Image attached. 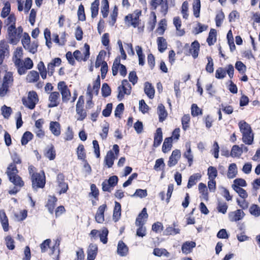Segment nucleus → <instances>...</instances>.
Returning a JSON list of instances; mask_svg holds the SVG:
<instances>
[{"instance_id":"obj_13","label":"nucleus","mask_w":260,"mask_h":260,"mask_svg":"<svg viewBox=\"0 0 260 260\" xmlns=\"http://www.w3.org/2000/svg\"><path fill=\"white\" fill-rule=\"evenodd\" d=\"M244 212L241 209H237L235 211L231 212L229 213V220L232 221H237L242 220L244 216Z\"/></svg>"},{"instance_id":"obj_39","label":"nucleus","mask_w":260,"mask_h":260,"mask_svg":"<svg viewBox=\"0 0 260 260\" xmlns=\"http://www.w3.org/2000/svg\"><path fill=\"white\" fill-rule=\"evenodd\" d=\"M144 91L145 93L150 99H152L154 98V89L153 87L152 86L151 84H150L149 83H145Z\"/></svg>"},{"instance_id":"obj_14","label":"nucleus","mask_w":260,"mask_h":260,"mask_svg":"<svg viewBox=\"0 0 260 260\" xmlns=\"http://www.w3.org/2000/svg\"><path fill=\"white\" fill-rule=\"evenodd\" d=\"M181 157V152L179 150L176 149L173 151L172 154L169 157L168 161V165L169 167L175 166Z\"/></svg>"},{"instance_id":"obj_15","label":"nucleus","mask_w":260,"mask_h":260,"mask_svg":"<svg viewBox=\"0 0 260 260\" xmlns=\"http://www.w3.org/2000/svg\"><path fill=\"white\" fill-rule=\"evenodd\" d=\"M49 101L50 102L48 105L49 107L52 108L57 106L60 101L59 93L57 91L51 92L49 96Z\"/></svg>"},{"instance_id":"obj_41","label":"nucleus","mask_w":260,"mask_h":260,"mask_svg":"<svg viewBox=\"0 0 260 260\" xmlns=\"http://www.w3.org/2000/svg\"><path fill=\"white\" fill-rule=\"evenodd\" d=\"M186 147L187 148V151L183 154V156L188 160L189 166H191L193 162V155L191 153V150L190 145H186Z\"/></svg>"},{"instance_id":"obj_25","label":"nucleus","mask_w":260,"mask_h":260,"mask_svg":"<svg viewBox=\"0 0 260 260\" xmlns=\"http://www.w3.org/2000/svg\"><path fill=\"white\" fill-rule=\"evenodd\" d=\"M0 221L5 232L9 230L8 219L4 210H0Z\"/></svg>"},{"instance_id":"obj_51","label":"nucleus","mask_w":260,"mask_h":260,"mask_svg":"<svg viewBox=\"0 0 260 260\" xmlns=\"http://www.w3.org/2000/svg\"><path fill=\"white\" fill-rule=\"evenodd\" d=\"M86 93L87 95L89 96V100L87 101L86 103V108L90 109L92 107V105L93 104L92 101V89L90 85H89L87 87Z\"/></svg>"},{"instance_id":"obj_20","label":"nucleus","mask_w":260,"mask_h":260,"mask_svg":"<svg viewBox=\"0 0 260 260\" xmlns=\"http://www.w3.org/2000/svg\"><path fill=\"white\" fill-rule=\"evenodd\" d=\"M196 244L193 241H187L184 243L181 247L182 251L186 254L190 253L192 249L196 247Z\"/></svg>"},{"instance_id":"obj_32","label":"nucleus","mask_w":260,"mask_h":260,"mask_svg":"<svg viewBox=\"0 0 260 260\" xmlns=\"http://www.w3.org/2000/svg\"><path fill=\"white\" fill-rule=\"evenodd\" d=\"M254 139V134L252 132L242 134V141L247 145H251Z\"/></svg>"},{"instance_id":"obj_30","label":"nucleus","mask_w":260,"mask_h":260,"mask_svg":"<svg viewBox=\"0 0 260 260\" xmlns=\"http://www.w3.org/2000/svg\"><path fill=\"white\" fill-rule=\"evenodd\" d=\"M39 79V73L36 71H31L27 75L26 80L28 83H34L37 82Z\"/></svg>"},{"instance_id":"obj_57","label":"nucleus","mask_w":260,"mask_h":260,"mask_svg":"<svg viewBox=\"0 0 260 260\" xmlns=\"http://www.w3.org/2000/svg\"><path fill=\"white\" fill-rule=\"evenodd\" d=\"M102 93L103 96L107 97L110 95L111 90L107 83H104L102 87Z\"/></svg>"},{"instance_id":"obj_60","label":"nucleus","mask_w":260,"mask_h":260,"mask_svg":"<svg viewBox=\"0 0 260 260\" xmlns=\"http://www.w3.org/2000/svg\"><path fill=\"white\" fill-rule=\"evenodd\" d=\"M78 19L80 21H85L86 19L85 15L84 13V6L81 4L78 8Z\"/></svg>"},{"instance_id":"obj_26","label":"nucleus","mask_w":260,"mask_h":260,"mask_svg":"<svg viewBox=\"0 0 260 260\" xmlns=\"http://www.w3.org/2000/svg\"><path fill=\"white\" fill-rule=\"evenodd\" d=\"M117 251L119 255L125 256L128 253V248L122 241H119L118 244Z\"/></svg>"},{"instance_id":"obj_31","label":"nucleus","mask_w":260,"mask_h":260,"mask_svg":"<svg viewBox=\"0 0 260 260\" xmlns=\"http://www.w3.org/2000/svg\"><path fill=\"white\" fill-rule=\"evenodd\" d=\"M238 126L242 134L252 131L250 125L244 120H241L238 123Z\"/></svg>"},{"instance_id":"obj_34","label":"nucleus","mask_w":260,"mask_h":260,"mask_svg":"<svg viewBox=\"0 0 260 260\" xmlns=\"http://www.w3.org/2000/svg\"><path fill=\"white\" fill-rule=\"evenodd\" d=\"M237 174V168L236 164L233 163L230 165L227 173V177L230 178H234Z\"/></svg>"},{"instance_id":"obj_24","label":"nucleus","mask_w":260,"mask_h":260,"mask_svg":"<svg viewBox=\"0 0 260 260\" xmlns=\"http://www.w3.org/2000/svg\"><path fill=\"white\" fill-rule=\"evenodd\" d=\"M162 140V133L161 128L159 127L156 129L154 135L153 146L157 147L161 144Z\"/></svg>"},{"instance_id":"obj_28","label":"nucleus","mask_w":260,"mask_h":260,"mask_svg":"<svg viewBox=\"0 0 260 260\" xmlns=\"http://www.w3.org/2000/svg\"><path fill=\"white\" fill-rule=\"evenodd\" d=\"M116 157L113 152L111 150L109 151L105 158V162L108 168H111L113 164Z\"/></svg>"},{"instance_id":"obj_18","label":"nucleus","mask_w":260,"mask_h":260,"mask_svg":"<svg viewBox=\"0 0 260 260\" xmlns=\"http://www.w3.org/2000/svg\"><path fill=\"white\" fill-rule=\"evenodd\" d=\"M23 55V50L21 48H17L15 50L14 52L13 56V61L16 67L17 66H19L20 61L22 60L21 58Z\"/></svg>"},{"instance_id":"obj_7","label":"nucleus","mask_w":260,"mask_h":260,"mask_svg":"<svg viewBox=\"0 0 260 260\" xmlns=\"http://www.w3.org/2000/svg\"><path fill=\"white\" fill-rule=\"evenodd\" d=\"M32 182V187L34 189L38 188H43L45 184V177L44 173H39L37 174H33L31 177Z\"/></svg>"},{"instance_id":"obj_54","label":"nucleus","mask_w":260,"mask_h":260,"mask_svg":"<svg viewBox=\"0 0 260 260\" xmlns=\"http://www.w3.org/2000/svg\"><path fill=\"white\" fill-rule=\"evenodd\" d=\"M208 175L209 179L215 180L217 176V171L216 169L214 167H209L208 169Z\"/></svg>"},{"instance_id":"obj_11","label":"nucleus","mask_w":260,"mask_h":260,"mask_svg":"<svg viewBox=\"0 0 260 260\" xmlns=\"http://www.w3.org/2000/svg\"><path fill=\"white\" fill-rule=\"evenodd\" d=\"M151 6L153 10H156L157 6H160V11L164 15H166L168 11V4L167 0H152Z\"/></svg>"},{"instance_id":"obj_2","label":"nucleus","mask_w":260,"mask_h":260,"mask_svg":"<svg viewBox=\"0 0 260 260\" xmlns=\"http://www.w3.org/2000/svg\"><path fill=\"white\" fill-rule=\"evenodd\" d=\"M23 32V28L21 26L17 28L12 26H8L7 28V39L10 44L16 45L20 40Z\"/></svg>"},{"instance_id":"obj_33","label":"nucleus","mask_w":260,"mask_h":260,"mask_svg":"<svg viewBox=\"0 0 260 260\" xmlns=\"http://www.w3.org/2000/svg\"><path fill=\"white\" fill-rule=\"evenodd\" d=\"M157 114L159 116V120L163 121L168 115L167 111L162 104H159L157 107Z\"/></svg>"},{"instance_id":"obj_23","label":"nucleus","mask_w":260,"mask_h":260,"mask_svg":"<svg viewBox=\"0 0 260 260\" xmlns=\"http://www.w3.org/2000/svg\"><path fill=\"white\" fill-rule=\"evenodd\" d=\"M180 230L178 228V225L174 223L173 226L167 227L164 232L165 235H176L180 233Z\"/></svg>"},{"instance_id":"obj_16","label":"nucleus","mask_w":260,"mask_h":260,"mask_svg":"<svg viewBox=\"0 0 260 260\" xmlns=\"http://www.w3.org/2000/svg\"><path fill=\"white\" fill-rule=\"evenodd\" d=\"M107 207L106 204L100 206L95 214V219L97 222L101 223L104 221V212Z\"/></svg>"},{"instance_id":"obj_38","label":"nucleus","mask_w":260,"mask_h":260,"mask_svg":"<svg viewBox=\"0 0 260 260\" xmlns=\"http://www.w3.org/2000/svg\"><path fill=\"white\" fill-rule=\"evenodd\" d=\"M158 49L159 52H163L167 48L166 40L163 37H158L157 39Z\"/></svg>"},{"instance_id":"obj_6","label":"nucleus","mask_w":260,"mask_h":260,"mask_svg":"<svg viewBox=\"0 0 260 260\" xmlns=\"http://www.w3.org/2000/svg\"><path fill=\"white\" fill-rule=\"evenodd\" d=\"M234 68L232 64H229L224 69L223 68H218L215 72V76L219 79H223L227 73L230 78H232L234 76Z\"/></svg>"},{"instance_id":"obj_48","label":"nucleus","mask_w":260,"mask_h":260,"mask_svg":"<svg viewBox=\"0 0 260 260\" xmlns=\"http://www.w3.org/2000/svg\"><path fill=\"white\" fill-rule=\"evenodd\" d=\"M33 137V135L29 132H26L23 135L21 142L22 145H25L30 141Z\"/></svg>"},{"instance_id":"obj_40","label":"nucleus","mask_w":260,"mask_h":260,"mask_svg":"<svg viewBox=\"0 0 260 260\" xmlns=\"http://www.w3.org/2000/svg\"><path fill=\"white\" fill-rule=\"evenodd\" d=\"M172 137L167 138L165 139L162 147V150L164 153H166L171 150L172 145Z\"/></svg>"},{"instance_id":"obj_35","label":"nucleus","mask_w":260,"mask_h":260,"mask_svg":"<svg viewBox=\"0 0 260 260\" xmlns=\"http://www.w3.org/2000/svg\"><path fill=\"white\" fill-rule=\"evenodd\" d=\"M76 111L77 114L79 115L77 120L82 121L86 117V112L83 109V106L79 105V103L76 104Z\"/></svg>"},{"instance_id":"obj_19","label":"nucleus","mask_w":260,"mask_h":260,"mask_svg":"<svg viewBox=\"0 0 260 260\" xmlns=\"http://www.w3.org/2000/svg\"><path fill=\"white\" fill-rule=\"evenodd\" d=\"M98 246L95 244L89 245L87 250V260H94L96 256Z\"/></svg>"},{"instance_id":"obj_29","label":"nucleus","mask_w":260,"mask_h":260,"mask_svg":"<svg viewBox=\"0 0 260 260\" xmlns=\"http://www.w3.org/2000/svg\"><path fill=\"white\" fill-rule=\"evenodd\" d=\"M173 24L176 27L177 35L179 36H183L185 31L183 29L180 28L181 26V21L179 17H175L174 18Z\"/></svg>"},{"instance_id":"obj_21","label":"nucleus","mask_w":260,"mask_h":260,"mask_svg":"<svg viewBox=\"0 0 260 260\" xmlns=\"http://www.w3.org/2000/svg\"><path fill=\"white\" fill-rule=\"evenodd\" d=\"M9 53V46L5 40L0 42V55L2 57L7 56Z\"/></svg>"},{"instance_id":"obj_44","label":"nucleus","mask_w":260,"mask_h":260,"mask_svg":"<svg viewBox=\"0 0 260 260\" xmlns=\"http://www.w3.org/2000/svg\"><path fill=\"white\" fill-rule=\"evenodd\" d=\"M109 12V3L108 0H102L101 13L103 17L106 18L108 16Z\"/></svg>"},{"instance_id":"obj_55","label":"nucleus","mask_w":260,"mask_h":260,"mask_svg":"<svg viewBox=\"0 0 260 260\" xmlns=\"http://www.w3.org/2000/svg\"><path fill=\"white\" fill-rule=\"evenodd\" d=\"M44 37L46 40V44L48 46L49 48H50L51 46V32L50 30L46 28L44 30Z\"/></svg>"},{"instance_id":"obj_36","label":"nucleus","mask_w":260,"mask_h":260,"mask_svg":"<svg viewBox=\"0 0 260 260\" xmlns=\"http://www.w3.org/2000/svg\"><path fill=\"white\" fill-rule=\"evenodd\" d=\"M201 178V175L200 173H196L190 176L189 178L187 187L188 188H191L193 185H195L197 181Z\"/></svg>"},{"instance_id":"obj_52","label":"nucleus","mask_w":260,"mask_h":260,"mask_svg":"<svg viewBox=\"0 0 260 260\" xmlns=\"http://www.w3.org/2000/svg\"><path fill=\"white\" fill-rule=\"evenodd\" d=\"M233 189L238 193L241 199H246L248 197L246 191L241 187L235 186Z\"/></svg>"},{"instance_id":"obj_27","label":"nucleus","mask_w":260,"mask_h":260,"mask_svg":"<svg viewBox=\"0 0 260 260\" xmlns=\"http://www.w3.org/2000/svg\"><path fill=\"white\" fill-rule=\"evenodd\" d=\"M57 201V198L54 196H49L48 197L46 207L48 208L49 212L51 214L53 213L54 209Z\"/></svg>"},{"instance_id":"obj_62","label":"nucleus","mask_w":260,"mask_h":260,"mask_svg":"<svg viewBox=\"0 0 260 260\" xmlns=\"http://www.w3.org/2000/svg\"><path fill=\"white\" fill-rule=\"evenodd\" d=\"M2 113L5 118H8L12 113V109L10 107L5 105L1 108Z\"/></svg>"},{"instance_id":"obj_45","label":"nucleus","mask_w":260,"mask_h":260,"mask_svg":"<svg viewBox=\"0 0 260 260\" xmlns=\"http://www.w3.org/2000/svg\"><path fill=\"white\" fill-rule=\"evenodd\" d=\"M99 2L98 0H95L91 4L90 9L91 12V17L92 18H94L98 15L99 12Z\"/></svg>"},{"instance_id":"obj_42","label":"nucleus","mask_w":260,"mask_h":260,"mask_svg":"<svg viewBox=\"0 0 260 260\" xmlns=\"http://www.w3.org/2000/svg\"><path fill=\"white\" fill-rule=\"evenodd\" d=\"M216 31L214 29H211L209 32V36L207 39V42L209 46L212 45L216 40Z\"/></svg>"},{"instance_id":"obj_49","label":"nucleus","mask_w":260,"mask_h":260,"mask_svg":"<svg viewBox=\"0 0 260 260\" xmlns=\"http://www.w3.org/2000/svg\"><path fill=\"white\" fill-rule=\"evenodd\" d=\"M201 3L200 0H195L193 4V10L194 16L198 18L200 16Z\"/></svg>"},{"instance_id":"obj_1","label":"nucleus","mask_w":260,"mask_h":260,"mask_svg":"<svg viewBox=\"0 0 260 260\" xmlns=\"http://www.w3.org/2000/svg\"><path fill=\"white\" fill-rule=\"evenodd\" d=\"M13 73L12 72H6L3 78L2 84L0 86V96H5L9 91V88L13 85Z\"/></svg>"},{"instance_id":"obj_58","label":"nucleus","mask_w":260,"mask_h":260,"mask_svg":"<svg viewBox=\"0 0 260 260\" xmlns=\"http://www.w3.org/2000/svg\"><path fill=\"white\" fill-rule=\"evenodd\" d=\"M236 201L238 206L243 210H246L249 207V203L246 199H237Z\"/></svg>"},{"instance_id":"obj_47","label":"nucleus","mask_w":260,"mask_h":260,"mask_svg":"<svg viewBox=\"0 0 260 260\" xmlns=\"http://www.w3.org/2000/svg\"><path fill=\"white\" fill-rule=\"evenodd\" d=\"M153 254L157 256L165 255L168 257L170 255L169 252L166 249L155 248L153 250Z\"/></svg>"},{"instance_id":"obj_64","label":"nucleus","mask_w":260,"mask_h":260,"mask_svg":"<svg viewBox=\"0 0 260 260\" xmlns=\"http://www.w3.org/2000/svg\"><path fill=\"white\" fill-rule=\"evenodd\" d=\"M147 196V191L146 189H137L135 193L132 195V197H138L141 198L146 197Z\"/></svg>"},{"instance_id":"obj_22","label":"nucleus","mask_w":260,"mask_h":260,"mask_svg":"<svg viewBox=\"0 0 260 260\" xmlns=\"http://www.w3.org/2000/svg\"><path fill=\"white\" fill-rule=\"evenodd\" d=\"M49 128L51 133L55 136L60 135V125L59 122L57 121H51L50 123Z\"/></svg>"},{"instance_id":"obj_10","label":"nucleus","mask_w":260,"mask_h":260,"mask_svg":"<svg viewBox=\"0 0 260 260\" xmlns=\"http://www.w3.org/2000/svg\"><path fill=\"white\" fill-rule=\"evenodd\" d=\"M57 88L61 94L63 102L67 103L71 96L70 89L64 81H60L58 83Z\"/></svg>"},{"instance_id":"obj_37","label":"nucleus","mask_w":260,"mask_h":260,"mask_svg":"<svg viewBox=\"0 0 260 260\" xmlns=\"http://www.w3.org/2000/svg\"><path fill=\"white\" fill-rule=\"evenodd\" d=\"M121 216V205L118 202H115L113 211V217L115 221H117Z\"/></svg>"},{"instance_id":"obj_50","label":"nucleus","mask_w":260,"mask_h":260,"mask_svg":"<svg viewBox=\"0 0 260 260\" xmlns=\"http://www.w3.org/2000/svg\"><path fill=\"white\" fill-rule=\"evenodd\" d=\"M108 234V230L106 228H103L102 231H99V236L100 238L101 241L104 244L107 243Z\"/></svg>"},{"instance_id":"obj_4","label":"nucleus","mask_w":260,"mask_h":260,"mask_svg":"<svg viewBox=\"0 0 260 260\" xmlns=\"http://www.w3.org/2000/svg\"><path fill=\"white\" fill-rule=\"evenodd\" d=\"M142 11L139 10H136L133 13L128 14L125 17L126 24L128 26H132L136 28L138 27L140 23L139 17L141 15Z\"/></svg>"},{"instance_id":"obj_17","label":"nucleus","mask_w":260,"mask_h":260,"mask_svg":"<svg viewBox=\"0 0 260 260\" xmlns=\"http://www.w3.org/2000/svg\"><path fill=\"white\" fill-rule=\"evenodd\" d=\"M44 155L49 160H53L56 157V151L52 144L47 146L44 151Z\"/></svg>"},{"instance_id":"obj_46","label":"nucleus","mask_w":260,"mask_h":260,"mask_svg":"<svg viewBox=\"0 0 260 260\" xmlns=\"http://www.w3.org/2000/svg\"><path fill=\"white\" fill-rule=\"evenodd\" d=\"M38 47V42L34 41L31 43L30 42L29 45L26 47L25 49L32 54H35L37 51Z\"/></svg>"},{"instance_id":"obj_53","label":"nucleus","mask_w":260,"mask_h":260,"mask_svg":"<svg viewBox=\"0 0 260 260\" xmlns=\"http://www.w3.org/2000/svg\"><path fill=\"white\" fill-rule=\"evenodd\" d=\"M249 212L255 217H258L260 215V207L257 205L253 204L249 208Z\"/></svg>"},{"instance_id":"obj_61","label":"nucleus","mask_w":260,"mask_h":260,"mask_svg":"<svg viewBox=\"0 0 260 260\" xmlns=\"http://www.w3.org/2000/svg\"><path fill=\"white\" fill-rule=\"evenodd\" d=\"M224 18V15L223 12H218L215 17L216 25L217 27L221 26V23Z\"/></svg>"},{"instance_id":"obj_63","label":"nucleus","mask_w":260,"mask_h":260,"mask_svg":"<svg viewBox=\"0 0 260 260\" xmlns=\"http://www.w3.org/2000/svg\"><path fill=\"white\" fill-rule=\"evenodd\" d=\"M182 124L183 129L185 131L189 127L190 116L189 115H184L182 118Z\"/></svg>"},{"instance_id":"obj_59","label":"nucleus","mask_w":260,"mask_h":260,"mask_svg":"<svg viewBox=\"0 0 260 260\" xmlns=\"http://www.w3.org/2000/svg\"><path fill=\"white\" fill-rule=\"evenodd\" d=\"M207 58L208 63L206 66V71L209 73H212L214 71L213 59L211 56H208Z\"/></svg>"},{"instance_id":"obj_43","label":"nucleus","mask_w":260,"mask_h":260,"mask_svg":"<svg viewBox=\"0 0 260 260\" xmlns=\"http://www.w3.org/2000/svg\"><path fill=\"white\" fill-rule=\"evenodd\" d=\"M243 153V148L240 147L238 145H234L232 148L231 155L232 157H240Z\"/></svg>"},{"instance_id":"obj_3","label":"nucleus","mask_w":260,"mask_h":260,"mask_svg":"<svg viewBox=\"0 0 260 260\" xmlns=\"http://www.w3.org/2000/svg\"><path fill=\"white\" fill-rule=\"evenodd\" d=\"M18 171L17 169L15 164H11L8 167L7 174L9 177L10 181L15 185L21 187L23 186L24 182L21 177L18 175Z\"/></svg>"},{"instance_id":"obj_5","label":"nucleus","mask_w":260,"mask_h":260,"mask_svg":"<svg viewBox=\"0 0 260 260\" xmlns=\"http://www.w3.org/2000/svg\"><path fill=\"white\" fill-rule=\"evenodd\" d=\"M22 101L25 107L30 109H33L38 101V95L35 91H30L28 92V96L23 98Z\"/></svg>"},{"instance_id":"obj_56","label":"nucleus","mask_w":260,"mask_h":260,"mask_svg":"<svg viewBox=\"0 0 260 260\" xmlns=\"http://www.w3.org/2000/svg\"><path fill=\"white\" fill-rule=\"evenodd\" d=\"M6 25L15 26L16 17L14 14H10L9 17L5 20V21Z\"/></svg>"},{"instance_id":"obj_8","label":"nucleus","mask_w":260,"mask_h":260,"mask_svg":"<svg viewBox=\"0 0 260 260\" xmlns=\"http://www.w3.org/2000/svg\"><path fill=\"white\" fill-rule=\"evenodd\" d=\"M33 66L32 60L29 57H26L24 60H22L19 66H17L16 67L17 69L18 74L22 75L25 74L27 70L31 69Z\"/></svg>"},{"instance_id":"obj_12","label":"nucleus","mask_w":260,"mask_h":260,"mask_svg":"<svg viewBox=\"0 0 260 260\" xmlns=\"http://www.w3.org/2000/svg\"><path fill=\"white\" fill-rule=\"evenodd\" d=\"M200 50V44L197 41L192 42L189 49L185 52V54L188 56L191 55L193 58L198 57Z\"/></svg>"},{"instance_id":"obj_9","label":"nucleus","mask_w":260,"mask_h":260,"mask_svg":"<svg viewBox=\"0 0 260 260\" xmlns=\"http://www.w3.org/2000/svg\"><path fill=\"white\" fill-rule=\"evenodd\" d=\"M131 86L127 80H123L121 85L118 87V94L117 98L121 101L125 94L129 95L131 93Z\"/></svg>"}]
</instances>
